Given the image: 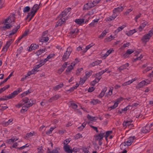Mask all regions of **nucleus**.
Segmentation results:
<instances>
[{
  "label": "nucleus",
  "instance_id": "nucleus-1",
  "mask_svg": "<svg viewBox=\"0 0 153 153\" xmlns=\"http://www.w3.org/2000/svg\"><path fill=\"white\" fill-rule=\"evenodd\" d=\"M153 35V31L152 30H150L148 33L146 34L142 37L141 40L143 42L146 43L149 41Z\"/></svg>",
  "mask_w": 153,
  "mask_h": 153
},
{
  "label": "nucleus",
  "instance_id": "nucleus-2",
  "mask_svg": "<svg viewBox=\"0 0 153 153\" xmlns=\"http://www.w3.org/2000/svg\"><path fill=\"white\" fill-rule=\"evenodd\" d=\"M134 137H131L128 138L125 142L121 144L120 147L121 148H123V146H128L131 145L133 142L134 139Z\"/></svg>",
  "mask_w": 153,
  "mask_h": 153
},
{
  "label": "nucleus",
  "instance_id": "nucleus-3",
  "mask_svg": "<svg viewBox=\"0 0 153 153\" xmlns=\"http://www.w3.org/2000/svg\"><path fill=\"white\" fill-rule=\"evenodd\" d=\"M72 51V49L71 47H68L67 49L66 52L64 53L62 60V61H65L69 58L71 53Z\"/></svg>",
  "mask_w": 153,
  "mask_h": 153
},
{
  "label": "nucleus",
  "instance_id": "nucleus-4",
  "mask_svg": "<svg viewBox=\"0 0 153 153\" xmlns=\"http://www.w3.org/2000/svg\"><path fill=\"white\" fill-rule=\"evenodd\" d=\"M105 136V131L101 130L99 132V133L97 134H95L94 137L95 140H102Z\"/></svg>",
  "mask_w": 153,
  "mask_h": 153
},
{
  "label": "nucleus",
  "instance_id": "nucleus-5",
  "mask_svg": "<svg viewBox=\"0 0 153 153\" xmlns=\"http://www.w3.org/2000/svg\"><path fill=\"white\" fill-rule=\"evenodd\" d=\"M29 99L27 97H25L22 99V102H23L24 105H26L28 106V104H29L30 102L32 103L31 104V106L35 102V100L33 99H31L29 100Z\"/></svg>",
  "mask_w": 153,
  "mask_h": 153
},
{
  "label": "nucleus",
  "instance_id": "nucleus-6",
  "mask_svg": "<svg viewBox=\"0 0 153 153\" xmlns=\"http://www.w3.org/2000/svg\"><path fill=\"white\" fill-rule=\"evenodd\" d=\"M71 8L68 7L65 9L62 12L61 14L59 15L58 17L59 18H62L64 17L70 11Z\"/></svg>",
  "mask_w": 153,
  "mask_h": 153
},
{
  "label": "nucleus",
  "instance_id": "nucleus-7",
  "mask_svg": "<svg viewBox=\"0 0 153 153\" xmlns=\"http://www.w3.org/2000/svg\"><path fill=\"white\" fill-rule=\"evenodd\" d=\"M13 41L12 39H10L8 41H7L6 44L2 48V51H6L10 46V45L12 43Z\"/></svg>",
  "mask_w": 153,
  "mask_h": 153
},
{
  "label": "nucleus",
  "instance_id": "nucleus-8",
  "mask_svg": "<svg viewBox=\"0 0 153 153\" xmlns=\"http://www.w3.org/2000/svg\"><path fill=\"white\" fill-rule=\"evenodd\" d=\"M149 82H148V80L147 79L146 80H143L140 82L136 86V88L139 89L143 87L145 85H147Z\"/></svg>",
  "mask_w": 153,
  "mask_h": 153
},
{
  "label": "nucleus",
  "instance_id": "nucleus-9",
  "mask_svg": "<svg viewBox=\"0 0 153 153\" xmlns=\"http://www.w3.org/2000/svg\"><path fill=\"white\" fill-rule=\"evenodd\" d=\"M93 7H94V4L91 1H90L84 5L83 10H88Z\"/></svg>",
  "mask_w": 153,
  "mask_h": 153
},
{
  "label": "nucleus",
  "instance_id": "nucleus-10",
  "mask_svg": "<svg viewBox=\"0 0 153 153\" xmlns=\"http://www.w3.org/2000/svg\"><path fill=\"white\" fill-rule=\"evenodd\" d=\"M67 19L66 18H60L57 22L55 25V27H57L61 25L65 22V21Z\"/></svg>",
  "mask_w": 153,
  "mask_h": 153
},
{
  "label": "nucleus",
  "instance_id": "nucleus-11",
  "mask_svg": "<svg viewBox=\"0 0 153 153\" xmlns=\"http://www.w3.org/2000/svg\"><path fill=\"white\" fill-rule=\"evenodd\" d=\"M150 130V126L148 124L142 128L141 131L143 133H146L149 132Z\"/></svg>",
  "mask_w": 153,
  "mask_h": 153
},
{
  "label": "nucleus",
  "instance_id": "nucleus-12",
  "mask_svg": "<svg viewBox=\"0 0 153 153\" xmlns=\"http://www.w3.org/2000/svg\"><path fill=\"white\" fill-rule=\"evenodd\" d=\"M132 122V120L131 119L125 120L123 123V125L124 127H126L130 125Z\"/></svg>",
  "mask_w": 153,
  "mask_h": 153
},
{
  "label": "nucleus",
  "instance_id": "nucleus-13",
  "mask_svg": "<svg viewBox=\"0 0 153 153\" xmlns=\"http://www.w3.org/2000/svg\"><path fill=\"white\" fill-rule=\"evenodd\" d=\"M79 32V30L77 28H75L74 29L71 30L70 31V33L71 34V36L73 38H74L76 37Z\"/></svg>",
  "mask_w": 153,
  "mask_h": 153
},
{
  "label": "nucleus",
  "instance_id": "nucleus-14",
  "mask_svg": "<svg viewBox=\"0 0 153 153\" xmlns=\"http://www.w3.org/2000/svg\"><path fill=\"white\" fill-rule=\"evenodd\" d=\"M18 139L17 138L15 137H12L11 139H8L6 140L5 142L6 143L9 144H11L12 143L14 142L17 140Z\"/></svg>",
  "mask_w": 153,
  "mask_h": 153
},
{
  "label": "nucleus",
  "instance_id": "nucleus-15",
  "mask_svg": "<svg viewBox=\"0 0 153 153\" xmlns=\"http://www.w3.org/2000/svg\"><path fill=\"white\" fill-rule=\"evenodd\" d=\"M124 8L123 6H121L120 7H118L115 8L113 10V13H117L122 11L124 9Z\"/></svg>",
  "mask_w": 153,
  "mask_h": 153
},
{
  "label": "nucleus",
  "instance_id": "nucleus-16",
  "mask_svg": "<svg viewBox=\"0 0 153 153\" xmlns=\"http://www.w3.org/2000/svg\"><path fill=\"white\" fill-rule=\"evenodd\" d=\"M63 148L66 152L68 153H72V150L70 149V146L68 145H65L63 147Z\"/></svg>",
  "mask_w": 153,
  "mask_h": 153
},
{
  "label": "nucleus",
  "instance_id": "nucleus-17",
  "mask_svg": "<svg viewBox=\"0 0 153 153\" xmlns=\"http://www.w3.org/2000/svg\"><path fill=\"white\" fill-rule=\"evenodd\" d=\"M129 66V64L128 63H126L125 64H124L122 66H120L119 67L118 70L120 72H121V71L123 70L126 69L127 67H128Z\"/></svg>",
  "mask_w": 153,
  "mask_h": 153
},
{
  "label": "nucleus",
  "instance_id": "nucleus-18",
  "mask_svg": "<svg viewBox=\"0 0 153 153\" xmlns=\"http://www.w3.org/2000/svg\"><path fill=\"white\" fill-rule=\"evenodd\" d=\"M61 97L59 95H55L54 96L52 97L51 98L48 100V101L49 102H52V101H53L56 100H57L59 98Z\"/></svg>",
  "mask_w": 153,
  "mask_h": 153
},
{
  "label": "nucleus",
  "instance_id": "nucleus-19",
  "mask_svg": "<svg viewBox=\"0 0 153 153\" xmlns=\"http://www.w3.org/2000/svg\"><path fill=\"white\" fill-rule=\"evenodd\" d=\"M13 121V119H10L8 120V121H3L2 123V125L4 126H6L8 125L10 123H11Z\"/></svg>",
  "mask_w": 153,
  "mask_h": 153
},
{
  "label": "nucleus",
  "instance_id": "nucleus-20",
  "mask_svg": "<svg viewBox=\"0 0 153 153\" xmlns=\"http://www.w3.org/2000/svg\"><path fill=\"white\" fill-rule=\"evenodd\" d=\"M39 46L36 44H31L29 47L28 50L31 51L34 50L38 48Z\"/></svg>",
  "mask_w": 153,
  "mask_h": 153
},
{
  "label": "nucleus",
  "instance_id": "nucleus-21",
  "mask_svg": "<svg viewBox=\"0 0 153 153\" xmlns=\"http://www.w3.org/2000/svg\"><path fill=\"white\" fill-rule=\"evenodd\" d=\"M74 22L78 25H81L84 22V19H76Z\"/></svg>",
  "mask_w": 153,
  "mask_h": 153
},
{
  "label": "nucleus",
  "instance_id": "nucleus-22",
  "mask_svg": "<svg viewBox=\"0 0 153 153\" xmlns=\"http://www.w3.org/2000/svg\"><path fill=\"white\" fill-rule=\"evenodd\" d=\"M106 88H104L103 89L100 93L98 95H97V97L99 98H102L104 95L105 92L106 91Z\"/></svg>",
  "mask_w": 153,
  "mask_h": 153
},
{
  "label": "nucleus",
  "instance_id": "nucleus-23",
  "mask_svg": "<svg viewBox=\"0 0 153 153\" xmlns=\"http://www.w3.org/2000/svg\"><path fill=\"white\" fill-rule=\"evenodd\" d=\"M3 23L4 24V26L2 27V28L4 30H5L6 29H8L12 27V26L10 24L4 22Z\"/></svg>",
  "mask_w": 153,
  "mask_h": 153
},
{
  "label": "nucleus",
  "instance_id": "nucleus-24",
  "mask_svg": "<svg viewBox=\"0 0 153 153\" xmlns=\"http://www.w3.org/2000/svg\"><path fill=\"white\" fill-rule=\"evenodd\" d=\"M63 85H64L63 83H62L61 84H60L55 87H54L53 88V90H54V91L58 90L60 88H62Z\"/></svg>",
  "mask_w": 153,
  "mask_h": 153
},
{
  "label": "nucleus",
  "instance_id": "nucleus-25",
  "mask_svg": "<svg viewBox=\"0 0 153 153\" xmlns=\"http://www.w3.org/2000/svg\"><path fill=\"white\" fill-rule=\"evenodd\" d=\"M32 103H30L29 104H28V106L26 105H24L22 106L21 110L23 111H27L28 109V108L31 106V104Z\"/></svg>",
  "mask_w": 153,
  "mask_h": 153
},
{
  "label": "nucleus",
  "instance_id": "nucleus-26",
  "mask_svg": "<svg viewBox=\"0 0 153 153\" xmlns=\"http://www.w3.org/2000/svg\"><path fill=\"white\" fill-rule=\"evenodd\" d=\"M39 9V6L37 4H35L32 8L31 10H32L34 13H36L37 10Z\"/></svg>",
  "mask_w": 153,
  "mask_h": 153
},
{
  "label": "nucleus",
  "instance_id": "nucleus-27",
  "mask_svg": "<svg viewBox=\"0 0 153 153\" xmlns=\"http://www.w3.org/2000/svg\"><path fill=\"white\" fill-rule=\"evenodd\" d=\"M92 73L93 71L91 70H90L89 71H86L85 72V75L84 77L85 78H86V79H87L92 75Z\"/></svg>",
  "mask_w": 153,
  "mask_h": 153
},
{
  "label": "nucleus",
  "instance_id": "nucleus-28",
  "mask_svg": "<svg viewBox=\"0 0 153 153\" xmlns=\"http://www.w3.org/2000/svg\"><path fill=\"white\" fill-rule=\"evenodd\" d=\"M136 31L135 29H134L132 30H130L128 32H126V34L128 36L132 35L133 33H135Z\"/></svg>",
  "mask_w": 153,
  "mask_h": 153
},
{
  "label": "nucleus",
  "instance_id": "nucleus-29",
  "mask_svg": "<svg viewBox=\"0 0 153 153\" xmlns=\"http://www.w3.org/2000/svg\"><path fill=\"white\" fill-rule=\"evenodd\" d=\"M43 65H44L40 61V63L38 65H36L34 67L33 69H34V71H35V72H36V71H37V69L39 68L40 67H41Z\"/></svg>",
  "mask_w": 153,
  "mask_h": 153
},
{
  "label": "nucleus",
  "instance_id": "nucleus-30",
  "mask_svg": "<svg viewBox=\"0 0 153 153\" xmlns=\"http://www.w3.org/2000/svg\"><path fill=\"white\" fill-rule=\"evenodd\" d=\"M49 39V38L47 36L42 37V38L39 40V42H48Z\"/></svg>",
  "mask_w": 153,
  "mask_h": 153
},
{
  "label": "nucleus",
  "instance_id": "nucleus-31",
  "mask_svg": "<svg viewBox=\"0 0 153 153\" xmlns=\"http://www.w3.org/2000/svg\"><path fill=\"white\" fill-rule=\"evenodd\" d=\"M36 134V132L34 131H33L32 132H30L29 133H27L26 135V137L27 138H29L33 135H35Z\"/></svg>",
  "mask_w": 153,
  "mask_h": 153
},
{
  "label": "nucleus",
  "instance_id": "nucleus-32",
  "mask_svg": "<svg viewBox=\"0 0 153 153\" xmlns=\"http://www.w3.org/2000/svg\"><path fill=\"white\" fill-rule=\"evenodd\" d=\"M93 45H94L93 44V43H91V44H90V45L87 46L86 47V48H85V49H84L83 50V51H82V52L83 53H85L88 49H90V48L92 46H93Z\"/></svg>",
  "mask_w": 153,
  "mask_h": 153
},
{
  "label": "nucleus",
  "instance_id": "nucleus-33",
  "mask_svg": "<svg viewBox=\"0 0 153 153\" xmlns=\"http://www.w3.org/2000/svg\"><path fill=\"white\" fill-rule=\"evenodd\" d=\"M101 102V101L97 99H93L92 100L91 102V103L93 104L94 105H96L97 104L100 103Z\"/></svg>",
  "mask_w": 153,
  "mask_h": 153
},
{
  "label": "nucleus",
  "instance_id": "nucleus-34",
  "mask_svg": "<svg viewBox=\"0 0 153 153\" xmlns=\"http://www.w3.org/2000/svg\"><path fill=\"white\" fill-rule=\"evenodd\" d=\"M107 33V32L105 31V30L99 36L98 38L101 39H102L106 35Z\"/></svg>",
  "mask_w": 153,
  "mask_h": 153
},
{
  "label": "nucleus",
  "instance_id": "nucleus-35",
  "mask_svg": "<svg viewBox=\"0 0 153 153\" xmlns=\"http://www.w3.org/2000/svg\"><path fill=\"white\" fill-rule=\"evenodd\" d=\"M20 28V26L18 25L17 26L16 28H15L14 29H13L12 30V32L10 33V35H12L14 34Z\"/></svg>",
  "mask_w": 153,
  "mask_h": 153
},
{
  "label": "nucleus",
  "instance_id": "nucleus-36",
  "mask_svg": "<svg viewBox=\"0 0 153 153\" xmlns=\"http://www.w3.org/2000/svg\"><path fill=\"white\" fill-rule=\"evenodd\" d=\"M55 127H51L48 131L46 132V134H49L52 133V131L55 128Z\"/></svg>",
  "mask_w": 153,
  "mask_h": 153
},
{
  "label": "nucleus",
  "instance_id": "nucleus-37",
  "mask_svg": "<svg viewBox=\"0 0 153 153\" xmlns=\"http://www.w3.org/2000/svg\"><path fill=\"white\" fill-rule=\"evenodd\" d=\"M15 97V96L14 95V94L13 92L12 93L10 94L8 96L5 97V98H6L7 100L8 99H10L14 97Z\"/></svg>",
  "mask_w": 153,
  "mask_h": 153
},
{
  "label": "nucleus",
  "instance_id": "nucleus-38",
  "mask_svg": "<svg viewBox=\"0 0 153 153\" xmlns=\"http://www.w3.org/2000/svg\"><path fill=\"white\" fill-rule=\"evenodd\" d=\"M135 80V79H132L131 80H129L128 82H126L124 83L123 84H122V85L124 86L126 85H129V84L132 83L133 81H134Z\"/></svg>",
  "mask_w": 153,
  "mask_h": 153
},
{
  "label": "nucleus",
  "instance_id": "nucleus-39",
  "mask_svg": "<svg viewBox=\"0 0 153 153\" xmlns=\"http://www.w3.org/2000/svg\"><path fill=\"white\" fill-rule=\"evenodd\" d=\"M22 91V89L21 88H19L17 90H16L14 91L13 93L14 94V95L15 96L17 95L18 94Z\"/></svg>",
  "mask_w": 153,
  "mask_h": 153
},
{
  "label": "nucleus",
  "instance_id": "nucleus-40",
  "mask_svg": "<svg viewBox=\"0 0 153 153\" xmlns=\"http://www.w3.org/2000/svg\"><path fill=\"white\" fill-rule=\"evenodd\" d=\"M6 105L5 104H1L0 105V110H4L7 108Z\"/></svg>",
  "mask_w": 153,
  "mask_h": 153
},
{
  "label": "nucleus",
  "instance_id": "nucleus-41",
  "mask_svg": "<svg viewBox=\"0 0 153 153\" xmlns=\"http://www.w3.org/2000/svg\"><path fill=\"white\" fill-rule=\"evenodd\" d=\"M10 87V85H7L5 86L2 88H1L0 89V93H1L2 92L4 91L6 89Z\"/></svg>",
  "mask_w": 153,
  "mask_h": 153
},
{
  "label": "nucleus",
  "instance_id": "nucleus-42",
  "mask_svg": "<svg viewBox=\"0 0 153 153\" xmlns=\"http://www.w3.org/2000/svg\"><path fill=\"white\" fill-rule=\"evenodd\" d=\"M86 80V78H85L84 77L83 78H80L79 82V84L81 85L83 84Z\"/></svg>",
  "mask_w": 153,
  "mask_h": 153
},
{
  "label": "nucleus",
  "instance_id": "nucleus-43",
  "mask_svg": "<svg viewBox=\"0 0 153 153\" xmlns=\"http://www.w3.org/2000/svg\"><path fill=\"white\" fill-rule=\"evenodd\" d=\"M133 9L131 8L130 9H128L126 10V11L124 13V15L125 16H127L128 14L130 12L132 11Z\"/></svg>",
  "mask_w": 153,
  "mask_h": 153
},
{
  "label": "nucleus",
  "instance_id": "nucleus-44",
  "mask_svg": "<svg viewBox=\"0 0 153 153\" xmlns=\"http://www.w3.org/2000/svg\"><path fill=\"white\" fill-rule=\"evenodd\" d=\"M100 80L98 78H96L95 80H93L91 82L92 85H94L97 83Z\"/></svg>",
  "mask_w": 153,
  "mask_h": 153
},
{
  "label": "nucleus",
  "instance_id": "nucleus-45",
  "mask_svg": "<svg viewBox=\"0 0 153 153\" xmlns=\"http://www.w3.org/2000/svg\"><path fill=\"white\" fill-rule=\"evenodd\" d=\"M24 104L22 102V100L20 101L19 103L16 105V106L18 108H19L22 106L24 105Z\"/></svg>",
  "mask_w": 153,
  "mask_h": 153
},
{
  "label": "nucleus",
  "instance_id": "nucleus-46",
  "mask_svg": "<svg viewBox=\"0 0 153 153\" xmlns=\"http://www.w3.org/2000/svg\"><path fill=\"white\" fill-rule=\"evenodd\" d=\"M30 92L29 90H27L25 92H23L22 94H21L22 97L24 96H25L27 95L28 94L30 93Z\"/></svg>",
  "mask_w": 153,
  "mask_h": 153
},
{
  "label": "nucleus",
  "instance_id": "nucleus-47",
  "mask_svg": "<svg viewBox=\"0 0 153 153\" xmlns=\"http://www.w3.org/2000/svg\"><path fill=\"white\" fill-rule=\"evenodd\" d=\"M12 22L11 20H10L9 17L7 18L3 22L5 23H8L10 24Z\"/></svg>",
  "mask_w": 153,
  "mask_h": 153
},
{
  "label": "nucleus",
  "instance_id": "nucleus-48",
  "mask_svg": "<svg viewBox=\"0 0 153 153\" xmlns=\"http://www.w3.org/2000/svg\"><path fill=\"white\" fill-rule=\"evenodd\" d=\"M134 52V51L133 50L130 49H128V50H127L126 53H125V54L124 55H126V54H129V55L131 54L132 53H133Z\"/></svg>",
  "mask_w": 153,
  "mask_h": 153
},
{
  "label": "nucleus",
  "instance_id": "nucleus-49",
  "mask_svg": "<svg viewBox=\"0 0 153 153\" xmlns=\"http://www.w3.org/2000/svg\"><path fill=\"white\" fill-rule=\"evenodd\" d=\"M29 31V29H27L26 30L24 31L22 35V37H24L25 36H27L28 34Z\"/></svg>",
  "mask_w": 153,
  "mask_h": 153
},
{
  "label": "nucleus",
  "instance_id": "nucleus-50",
  "mask_svg": "<svg viewBox=\"0 0 153 153\" xmlns=\"http://www.w3.org/2000/svg\"><path fill=\"white\" fill-rule=\"evenodd\" d=\"M118 104L117 102H116L114 103V104L109 107V108L111 109H113L115 108L116 107H117L118 106Z\"/></svg>",
  "mask_w": 153,
  "mask_h": 153
},
{
  "label": "nucleus",
  "instance_id": "nucleus-51",
  "mask_svg": "<svg viewBox=\"0 0 153 153\" xmlns=\"http://www.w3.org/2000/svg\"><path fill=\"white\" fill-rule=\"evenodd\" d=\"M36 72H35V71H34V69H33L31 71H29L28 73L27 74V76H30L31 74H36Z\"/></svg>",
  "mask_w": 153,
  "mask_h": 153
},
{
  "label": "nucleus",
  "instance_id": "nucleus-52",
  "mask_svg": "<svg viewBox=\"0 0 153 153\" xmlns=\"http://www.w3.org/2000/svg\"><path fill=\"white\" fill-rule=\"evenodd\" d=\"M59 149L58 148H56L51 152V153H59L58 151Z\"/></svg>",
  "mask_w": 153,
  "mask_h": 153
},
{
  "label": "nucleus",
  "instance_id": "nucleus-53",
  "mask_svg": "<svg viewBox=\"0 0 153 153\" xmlns=\"http://www.w3.org/2000/svg\"><path fill=\"white\" fill-rule=\"evenodd\" d=\"M124 27L125 26L123 25L119 27L117 29L116 31L117 32H118L122 30L124 28Z\"/></svg>",
  "mask_w": 153,
  "mask_h": 153
},
{
  "label": "nucleus",
  "instance_id": "nucleus-54",
  "mask_svg": "<svg viewBox=\"0 0 153 153\" xmlns=\"http://www.w3.org/2000/svg\"><path fill=\"white\" fill-rule=\"evenodd\" d=\"M70 138H68L65 140L64 141V144L65 145H67L71 141Z\"/></svg>",
  "mask_w": 153,
  "mask_h": 153
},
{
  "label": "nucleus",
  "instance_id": "nucleus-55",
  "mask_svg": "<svg viewBox=\"0 0 153 153\" xmlns=\"http://www.w3.org/2000/svg\"><path fill=\"white\" fill-rule=\"evenodd\" d=\"M73 66L72 65H71L68 67V68H67L66 70V71H69V72L70 71H71V70L72 69H73Z\"/></svg>",
  "mask_w": 153,
  "mask_h": 153
},
{
  "label": "nucleus",
  "instance_id": "nucleus-56",
  "mask_svg": "<svg viewBox=\"0 0 153 153\" xmlns=\"http://www.w3.org/2000/svg\"><path fill=\"white\" fill-rule=\"evenodd\" d=\"M113 88L112 87H110L109 92H108V95L111 96L112 94V91Z\"/></svg>",
  "mask_w": 153,
  "mask_h": 153
},
{
  "label": "nucleus",
  "instance_id": "nucleus-57",
  "mask_svg": "<svg viewBox=\"0 0 153 153\" xmlns=\"http://www.w3.org/2000/svg\"><path fill=\"white\" fill-rule=\"evenodd\" d=\"M30 10V7L28 6H27L24 8L23 11L24 12H28Z\"/></svg>",
  "mask_w": 153,
  "mask_h": 153
},
{
  "label": "nucleus",
  "instance_id": "nucleus-58",
  "mask_svg": "<svg viewBox=\"0 0 153 153\" xmlns=\"http://www.w3.org/2000/svg\"><path fill=\"white\" fill-rule=\"evenodd\" d=\"M152 69V68L151 67H148L146 69H145L143 71V73H146L148 71H149L150 70Z\"/></svg>",
  "mask_w": 153,
  "mask_h": 153
},
{
  "label": "nucleus",
  "instance_id": "nucleus-59",
  "mask_svg": "<svg viewBox=\"0 0 153 153\" xmlns=\"http://www.w3.org/2000/svg\"><path fill=\"white\" fill-rule=\"evenodd\" d=\"M114 37L112 36V35H111L110 36L108 37L106 39L107 40V41H110L112 40V39H114Z\"/></svg>",
  "mask_w": 153,
  "mask_h": 153
},
{
  "label": "nucleus",
  "instance_id": "nucleus-60",
  "mask_svg": "<svg viewBox=\"0 0 153 153\" xmlns=\"http://www.w3.org/2000/svg\"><path fill=\"white\" fill-rule=\"evenodd\" d=\"M38 150V153H43V150L42 149L41 147H39L37 148Z\"/></svg>",
  "mask_w": 153,
  "mask_h": 153
},
{
  "label": "nucleus",
  "instance_id": "nucleus-61",
  "mask_svg": "<svg viewBox=\"0 0 153 153\" xmlns=\"http://www.w3.org/2000/svg\"><path fill=\"white\" fill-rule=\"evenodd\" d=\"M82 68H80L79 69H78L76 71V74L77 75H79V73L83 70Z\"/></svg>",
  "mask_w": 153,
  "mask_h": 153
},
{
  "label": "nucleus",
  "instance_id": "nucleus-62",
  "mask_svg": "<svg viewBox=\"0 0 153 153\" xmlns=\"http://www.w3.org/2000/svg\"><path fill=\"white\" fill-rule=\"evenodd\" d=\"M29 146V145L28 144H27L25 146H23L19 148L18 149L19 150H22L25 148L26 147H28Z\"/></svg>",
  "mask_w": 153,
  "mask_h": 153
},
{
  "label": "nucleus",
  "instance_id": "nucleus-63",
  "mask_svg": "<svg viewBox=\"0 0 153 153\" xmlns=\"http://www.w3.org/2000/svg\"><path fill=\"white\" fill-rule=\"evenodd\" d=\"M87 118L91 120H94V118H95V117H92L91 116L89 115V114H88L87 116Z\"/></svg>",
  "mask_w": 153,
  "mask_h": 153
},
{
  "label": "nucleus",
  "instance_id": "nucleus-64",
  "mask_svg": "<svg viewBox=\"0 0 153 153\" xmlns=\"http://www.w3.org/2000/svg\"><path fill=\"white\" fill-rule=\"evenodd\" d=\"M82 149L84 153H90L87 150V149L85 147L83 148Z\"/></svg>",
  "mask_w": 153,
  "mask_h": 153
}]
</instances>
